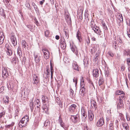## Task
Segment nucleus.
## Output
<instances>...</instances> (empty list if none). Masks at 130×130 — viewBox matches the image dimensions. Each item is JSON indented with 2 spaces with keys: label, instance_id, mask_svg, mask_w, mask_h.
Segmentation results:
<instances>
[{
  "label": "nucleus",
  "instance_id": "1",
  "mask_svg": "<svg viewBox=\"0 0 130 130\" xmlns=\"http://www.w3.org/2000/svg\"><path fill=\"white\" fill-rule=\"evenodd\" d=\"M29 121L28 116L27 115L24 116L19 123V125L20 127L22 128L26 126Z\"/></svg>",
  "mask_w": 130,
  "mask_h": 130
},
{
  "label": "nucleus",
  "instance_id": "2",
  "mask_svg": "<svg viewBox=\"0 0 130 130\" xmlns=\"http://www.w3.org/2000/svg\"><path fill=\"white\" fill-rule=\"evenodd\" d=\"M93 22H91V26L92 29L96 34H98L100 36H101V31L100 29V28L98 27L97 26L95 27L93 26Z\"/></svg>",
  "mask_w": 130,
  "mask_h": 130
},
{
  "label": "nucleus",
  "instance_id": "3",
  "mask_svg": "<svg viewBox=\"0 0 130 130\" xmlns=\"http://www.w3.org/2000/svg\"><path fill=\"white\" fill-rule=\"evenodd\" d=\"M9 75L7 68L4 67H2V77L4 79H6Z\"/></svg>",
  "mask_w": 130,
  "mask_h": 130
},
{
  "label": "nucleus",
  "instance_id": "4",
  "mask_svg": "<svg viewBox=\"0 0 130 130\" xmlns=\"http://www.w3.org/2000/svg\"><path fill=\"white\" fill-rule=\"evenodd\" d=\"M42 51L43 52L44 55V58L46 59H48L49 58L50 53L47 49L43 48Z\"/></svg>",
  "mask_w": 130,
  "mask_h": 130
},
{
  "label": "nucleus",
  "instance_id": "5",
  "mask_svg": "<svg viewBox=\"0 0 130 130\" xmlns=\"http://www.w3.org/2000/svg\"><path fill=\"white\" fill-rule=\"evenodd\" d=\"M76 108L77 106L75 104H72L69 107V110L70 112L73 113L75 112Z\"/></svg>",
  "mask_w": 130,
  "mask_h": 130
},
{
  "label": "nucleus",
  "instance_id": "6",
  "mask_svg": "<svg viewBox=\"0 0 130 130\" xmlns=\"http://www.w3.org/2000/svg\"><path fill=\"white\" fill-rule=\"evenodd\" d=\"M33 84L37 85L40 82V78L38 76L34 74L33 78Z\"/></svg>",
  "mask_w": 130,
  "mask_h": 130
},
{
  "label": "nucleus",
  "instance_id": "7",
  "mask_svg": "<svg viewBox=\"0 0 130 130\" xmlns=\"http://www.w3.org/2000/svg\"><path fill=\"white\" fill-rule=\"evenodd\" d=\"M88 116L90 121H92L94 118V115L92 112L90 110L89 111Z\"/></svg>",
  "mask_w": 130,
  "mask_h": 130
},
{
  "label": "nucleus",
  "instance_id": "8",
  "mask_svg": "<svg viewBox=\"0 0 130 130\" xmlns=\"http://www.w3.org/2000/svg\"><path fill=\"white\" fill-rule=\"evenodd\" d=\"M79 116H72L71 119L72 121L74 123H77L79 121Z\"/></svg>",
  "mask_w": 130,
  "mask_h": 130
},
{
  "label": "nucleus",
  "instance_id": "9",
  "mask_svg": "<svg viewBox=\"0 0 130 130\" xmlns=\"http://www.w3.org/2000/svg\"><path fill=\"white\" fill-rule=\"evenodd\" d=\"M117 22L119 23L123 21V18L122 14L118 13L117 15Z\"/></svg>",
  "mask_w": 130,
  "mask_h": 130
},
{
  "label": "nucleus",
  "instance_id": "10",
  "mask_svg": "<svg viewBox=\"0 0 130 130\" xmlns=\"http://www.w3.org/2000/svg\"><path fill=\"white\" fill-rule=\"evenodd\" d=\"M99 70L97 69H94L93 70V75L95 77H97L99 76Z\"/></svg>",
  "mask_w": 130,
  "mask_h": 130
},
{
  "label": "nucleus",
  "instance_id": "11",
  "mask_svg": "<svg viewBox=\"0 0 130 130\" xmlns=\"http://www.w3.org/2000/svg\"><path fill=\"white\" fill-rule=\"evenodd\" d=\"M104 124V120L103 118H100L97 122V125L98 126H100Z\"/></svg>",
  "mask_w": 130,
  "mask_h": 130
},
{
  "label": "nucleus",
  "instance_id": "12",
  "mask_svg": "<svg viewBox=\"0 0 130 130\" xmlns=\"http://www.w3.org/2000/svg\"><path fill=\"white\" fill-rule=\"evenodd\" d=\"M35 62L38 63L39 62L40 60V54H38L35 55Z\"/></svg>",
  "mask_w": 130,
  "mask_h": 130
},
{
  "label": "nucleus",
  "instance_id": "13",
  "mask_svg": "<svg viewBox=\"0 0 130 130\" xmlns=\"http://www.w3.org/2000/svg\"><path fill=\"white\" fill-rule=\"evenodd\" d=\"M70 46L72 51L73 52L77 51V48L74 43H70Z\"/></svg>",
  "mask_w": 130,
  "mask_h": 130
},
{
  "label": "nucleus",
  "instance_id": "14",
  "mask_svg": "<svg viewBox=\"0 0 130 130\" xmlns=\"http://www.w3.org/2000/svg\"><path fill=\"white\" fill-rule=\"evenodd\" d=\"M123 100H119V103L117 104V107L118 109H120L123 107Z\"/></svg>",
  "mask_w": 130,
  "mask_h": 130
},
{
  "label": "nucleus",
  "instance_id": "15",
  "mask_svg": "<svg viewBox=\"0 0 130 130\" xmlns=\"http://www.w3.org/2000/svg\"><path fill=\"white\" fill-rule=\"evenodd\" d=\"M73 69L79 71V68L76 62L75 61H74L73 63Z\"/></svg>",
  "mask_w": 130,
  "mask_h": 130
},
{
  "label": "nucleus",
  "instance_id": "16",
  "mask_svg": "<svg viewBox=\"0 0 130 130\" xmlns=\"http://www.w3.org/2000/svg\"><path fill=\"white\" fill-rule=\"evenodd\" d=\"M22 47L25 48H27L28 45L26 41L24 40H22Z\"/></svg>",
  "mask_w": 130,
  "mask_h": 130
},
{
  "label": "nucleus",
  "instance_id": "17",
  "mask_svg": "<svg viewBox=\"0 0 130 130\" xmlns=\"http://www.w3.org/2000/svg\"><path fill=\"white\" fill-rule=\"evenodd\" d=\"M115 94L116 95H120L122 94H125V93L123 91L120 90H118L115 92Z\"/></svg>",
  "mask_w": 130,
  "mask_h": 130
},
{
  "label": "nucleus",
  "instance_id": "18",
  "mask_svg": "<svg viewBox=\"0 0 130 130\" xmlns=\"http://www.w3.org/2000/svg\"><path fill=\"white\" fill-rule=\"evenodd\" d=\"M85 88L84 87L81 88L80 89L79 93L82 96H83L85 93Z\"/></svg>",
  "mask_w": 130,
  "mask_h": 130
},
{
  "label": "nucleus",
  "instance_id": "19",
  "mask_svg": "<svg viewBox=\"0 0 130 130\" xmlns=\"http://www.w3.org/2000/svg\"><path fill=\"white\" fill-rule=\"evenodd\" d=\"M42 100L43 103H47L48 102L49 100L46 96L43 95L42 98Z\"/></svg>",
  "mask_w": 130,
  "mask_h": 130
},
{
  "label": "nucleus",
  "instance_id": "20",
  "mask_svg": "<svg viewBox=\"0 0 130 130\" xmlns=\"http://www.w3.org/2000/svg\"><path fill=\"white\" fill-rule=\"evenodd\" d=\"M17 54L19 56L20 58H21L22 55V51H21V48L19 46L17 49Z\"/></svg>",
  "mask_w": 130,
  "mask_h": 130
},
{
  "label": "nucleus",
  "instance_id": "21",
  "mask_svg": "<svg viewBox=\"0 0 130 130\" xmlns=\"http://www.w3.org/2000/svg\"><path fill=\"white\" fill-rule=\"evenodd\" d=\"M91 106H93L95 110H96L97 109V106L96 102L94 100H92L91 101Z\"/></svg>",
  "mask_w": 130,
  "mask_h": 130
},
{
  "label": "nucleus",
  "instance_id": "22",
  "mask_svg": "<svg viewBox=\"0 0 130 130\" xmlns=\"http://www.w3.org/2000/svg\"><path fill=\"white\" fill-rule=\"evenodd\" d=\"M14 122H12L11 124L5 125V128H7V129L8 128L11 129L14 126Z\"/></svg>",
  "mask_w": 130,
  "mask_h": 130
},
{
  "label": "nucleus",
  "instance_id": "23",
  "mask_svg": "<svg viewBox=\"0 0 130 130\" xmlns=\"http://www.w3.org/2000/svg\"><path fill=\"white\" fill-rule=\"evenodd\" d=\"M124 53L125 55H126L127 56H130V51L129 50H124Z\"/></svg>",
  "mask_w": 130,
  "mask_h": 130
},
{
  "label": "nucleus",
  "instance_id": "24",
  "mask_svg": "<svg viewBox=\"0 0 130 130\" xmlns=\"http://www.w3.org/2000/svg\"><path fill=\"white\" fill-rule=\"evenodd\" d=\"M56 101L58 104L59 105V106L61 107H62V102L60 100L59 98H57Z\"/></svg>",
  "mask_w": 130,
  "mask_h": 130
},
{
  "label": "nucleus",
  "instance_id": "25",
  "mask_svg": "<svg viewBox=\"0 0 130 130\" xmlns=\"http://www.w3.org/2000/svg\"><path fill=\"white\" fill-rule=\"evenodd\" d=\"M4 39V35L3 34L1 35L0 34V44H2L3 42V41Z\"/></svg>",
  "mask_w": 130,
  "mask_h": 130
},
{
  "label": "nucleus",
  "instance_id": "26",
  "mask_svg": "<svg viewBox=\"0 0 130 130\" xmlns=\"http://www.w3.org/2000/svg\"><path fill=\"white\" fill-rule=\"evenodd\" d=\"M81 111L82 112V114L83 116V118H85V119L84 120V121L86 120V118L87 117V115L85 113V111H84V109L83 110L82 109Z\"/></svg>",
  "mask_w": 130,
  "mask_h": 130
},
{
  "label": "nucleus",
  "instance_id": "27",
  "mask_svg": "<svg viewBox=\"0 0 130 130\" xmlns=\"http://www.w3.org/2000/svg\"><path fill=\"white\" fill-rule=\"evenodd\" d=\"M126 97L124 95H121L119 97V100H126Z\"/></svg>",
  "mask_w": 130,
  "mask_h": 130
},
{
  "label": "nucleus",
  "instance_id": "28",
  "mask_svg": "<svg viewBox=\"0 0 130 130\" xmlns=\"http://www.w3.org/2000/svg\"><path fill=\"white\" fill-rule=\"evenodd\" d=\"M33 99L32 98V100L31 101V102H30L29 104V106H30V109L32 111L34 109V105L32 102V101H33Z\"/></svg>",
  "mask_w": 130,
  "mask_h": 130
},
{
  "label": "nucleus",
  "instance_id": "29",
  "mask_svg": "<svg viewBox=\"0 0 130 130\" xmlns=\"http://www.w3.org/2000/svg\"><path fill=\"white\" fill-rule=\"evenodd\" d=\"M47 73H46V76L47 78H48L50 77V70L48 68H47L46 70Z\"/></svg>",
  "mask_w": 130,
  "mask_h": 130
},
{
  "label": "nucleus",
  "instance_id": "30",
  "mask_svg": "<svg viewBox=\"0 0 130 130\" xmlns=\"http://www.w3.org/2000/svg\"><path fill=\"white\" fill-rule=\"evenodd\" d=\"M99 53H96L95 55V57L93 59V61H94L95 62L97 60H98V57L99 56Z\"/></svg>",
  "mask_w": 130,
  "mask_h": 130
},
{
  "label": "nucleus",
  "instance_id": "31",
  "mask_svg": "<svg viewBox=\"0 0 130 130\" xmlns=\"http://www.w3.org/2000/svg\"><path fill=\"white\" fill-rule=\"evenodd\" d=\"M80 85L81 87V88H83L84 87V79L83 77H82L81 79L80 80Z\"/></svg>",
  "mask_w": 130,
  "mask_h": 130
},
{
  "label": "nucleus",
  "instance_id": "32",
  "mask_svg": "<svg viewBox=\"0 0 130 130\" xmlns=\"http://www.w3.org/2000/svg\"><path fill=\"white\" fill-rule=\"evenodd\" d=\"M80 36V34H79V33L78 32L77 34L76 37L80 42L82 40V39Z\"/></svg>",
  "mask_w": 130,
  "mask_h": 130
},
{
  "label": "nucleus",
  "instance_id": "33",
  "mask_svg": "<svg viewBox=\"0 0 130 130\" xmlns=\"http://www.w3.org/2000/svg\"><path fill=\"white\" fill-rule=\"evenodd\" d=\"M6 51L8 55L9 56H11L12 54V51L11 49H10L8 50H6Z\"/></svg>",
  "mask_w": 130,
  "mask_h": 130
},
{
  "label": "nucleus",
  "instance_id": "34",
  "mask_svg": "<svg viewBox=\"0 0 130 130\" xmlns=\"http://www.w3.org/2000/svg\"><path fill=\"white\" fill-rule=\"evenodd\" d=\"M50 65L51 73L52 74H53L54 72V70L53 69V67L52 66V64L51 62V61L50 62Z\"/></svg>",
  "mask_w": 130,
  "mask_h": 130
},
{
  "label": "nucleus",
  "instance_id": "35",
  "mask_svg": "<svg viewBox=\"0 0 130 130\" xmlns=\"http://www.w3.org/2000/svg\"><path fill=\"white\" fill-rule=\"evenodd\" d=\"M9 98L7 96L5 97V100H4V102L6 104H8L9 102Z\"/></svg>",
  "mask_w": 130,
  "mask_h": 130
},
{
  "label": "nucleus",
  "instance_id": "36",
  "mask_svg": "<svg viewBox=\"0 0 130 130\" xmlns=\"http://www.w3.org/2000/svg\"><path fill=\"white\" fill-rule=\"evenodd\" d=\"M70 96L72 98L73 97L74 95V91L72 89H70Z\"/></svg>",
  "mask_w": 130,
  "mask_h": 130
},
{
  "label": "nucleus",
  "instance_id": "37",
  "mask_svg": "<svg viewBox=\"0 0 130 130\" xmlns=\"http://www.w3.org/2000/svg\"><path fill=\"white\" fill-rule=\"evenodd\" d=\"M50 32L49 30H46L44 32V34L45 36L46 37H48L49 36V35Z\"/></svg>",
  "mask_w": 130,
  "mask_h": 130
},
{
  "label": "nucleus",
  "instance_id": "38",
  "mask_svg": "<svg viewBox=\"0 0 130 130\" xmlns=\"http://www.w3.org/2000/svg\"><path fill=\"white\" fill-rule=\"evenodd\" d=\"M104 82V80L102 78H101L99 80V86H100Z\"/></svg>",
  "mask_w": 130,
  "mask_h": 130
},
{
  "label": "nucleus",
  "instance_id": "39",
  "mask_svg": "<svg viewBox=\"0 0 130 130\" xmlns=\"http://www.w3.org/2000/svg\"><path fill=\"white\" fill-rule=\"evenodd\" d=\"M11 41L12 43L14 46H16L17 44L16 39V40L13 39V40H11Z\"/></svg>",
  "mask_w": 130,
  "mask_h": 130
},
{
  "label": "nucleus",
  "instance_id": "40",
  "mask_svg": "<svg viewBox=\"0 0 130 130\" xmlns=\"http://www.w3.org/2000/svg\"><path fill=\"white\" fill-rule=\"evenodd\" d=\"M60 44H66L65 42V40L63 38L61 39V41L60 42Z\"/></svg>",
  "mask_w": 130,
  "mask_h": 130
},
{
  "label": "nucleus",
  "instance_id": "41",
  "mask_svg": "<svg viewBox=\"0 0 130 130\" xmlns=\"http://www.w3.org/2000/svg\"><path fill=\"white\" fill-rule=\"evenodd\" d=\"M35 102L36 103L37 105H38V106H37V108L39 107L38 106H40V102L39 100L38 99H37L36 100Z\"/></svg>",
  "mask_w": 130,
  "mask_h": 130
},
{
  "label": "nucleus",
  "instance_id": "42",
  "mask_svg": "<svg viewBox=\"0 0 130 130\" xmlns=\"http://www.w3.org/2000/svg\"><path fill=\"white\" fill-rule=\"evenodd\" d=\"M5 114V111H3L0 113V119L2 117H4Z\"/></svg>",
  "mask_w": 130,
  "mask_h": 130
},
{
  "label": "nucleus",
  "instance_id": "43",
  "mask_svg": "<svg viewBox=\"0 0 130 130\" xmlns=\"http://www.w3.org/2000/svg\"><path fill=\"white\" fill-rule=\"evenodd\" d=\"M86 44H87V45H89L90 42V40L89 37L87 38V39L86 40Z\"/></svg>",
  "mask_w": 130,
  "mask_h": 130
},
{
  "label": "nucleus",
  "instance_id": "44",
  "mask_svg": "<svg viewBox=\"0 0 130 130\" xmlns=\"http://www.w3.org/2000/svg\"><path fill=\"white\" fill-rule=\"evenodd\" d=\"M103 27V28L106 30H107V27L105 24V23H102Z\"/></svg>",
  "mask_w": 130,
  "mask_h": 130
},
{
  "label": "nucleus",
  "instance_id": "45",
  "mask_svg": "<svg viewBox=\"0 0 130 130\" xmlns=\"http://www.w3.org/2000/svg\"><path fill=\"white\" fill-rule=\"evenodd\" d=\"M48 120H46L45 122L44 123V125L45 126H47L49 124V123L48 122Z\"/></svg>",
  "mask_w": 130,
  "mask_h": 130
},
{
  "label": "nucleus",
  "instance_id": "46",
  "mask_svg": "<svg viewBox=\"0 0 130 130\" xmlns=\"http://www.w3.org/2000/svg\"><path fill=\"white\" fill-rule=\"evenodd\" d=\"M32 5L33 7H34L35 9L36 10V9H37V6L33 2L32 3Z\"/></svg>",
  "mask_w": 130,
  "mask_h": 130
},
{
  "label": "nucleus",
  "instance_id": "47",
  "mask_svg": "<svg viewBox=\"0 0 130 130\" xmlns=\"http://www.w3.org/2000/svg\"><path fill=\"white\" fill-rule=\"evenodd\" d=\"M73 82L75 83V86H76L77 84V78H74L73 79Z\"/></svg>",
  "mask_w": 130,
  "mask_h": 130
},
{
  "label": "nucleus",
  "instance_id": "48",
  "mask_svg": "<svg viewBox=\"0 0 130 130\" xmlns=\"http://www.w3.org/2000/svg\"><path fill=\"white\" fill-rule=\"evenodd\" d=\"M127 62L128 66H130V58H127Z\"/></svg>",
  "mask_w": 130,
  "mask_h": 130
},
{
  "label": "nucleus",
  "instance_id": "49",
  "mask_svg": "<svg viewBox=\"0 0 130 130\" xmlns=\"http://www.w3.org/2000/svg\"><path fill=\"white\" fill-rule=\"evenodd\" d=\"M108 54L109 56H110L113 57L114 56V54H113L111 52H108Z\"/></svg>",
  "mask_w": 130,
  "mask_h": 130
},
{
  "label": "nucleus",
  "instance_id": "50",
  "mask_svg": "<svg viewBox=\"0 0 130 130\" xmlns=\"http://www.w3.org/2000/svg\"><path fill=\"white\" fill-rule=\"evenodd\" d=\"M4 90V87H2L0 88V92L1 93H3V91Z\"/></svg>",
  "mask_w": 130,
  "mask_h": 130
},
{
  "label": "nucleus",
  "instance_id": "51",
  "mask_svg": "<svg viewBox=\"0 0 130 130\" xmlns=\"http://www.w3.org/2000/svg\"><path fill=\"white\" fill-rule=\"evenodd\" d=\"M5 48L7 49V50L10 49L9 46L8 44H6L5 45Z\"/></svg>",
  "mask_w": 130,
  "mask_h": 130
},
{
  "label": "nucleus",
  "instance_id": "52",
  "mask_svg": "<svg viewBox=\"0 0 130 130\" xmlns=\"http://www.w3.org/2000/svg\"><path fill=\"white\" fill-rule=\"evenodd\" d=\"M60 46L62 49H64L66 48V44H60Z\"/></svg>",
  "mask_w": 130,
  "mask_h": 130
},
{
  "label": "nucleus",
  "instance_id": "53",
  "mask_svg": "<svg viewBox=\"0 0 130 130\" xmlns=\"http://www.w3.org/2000/svg\"><path fill=\"white\" fill-rule=\"evenodd\" d=\"M11 62L13 63H14V64H15L16 62V58H13L12 59L11 61Z\"/></svg>",
  "mask_w": 130,
  "mask_h": 130
},
{
  "label": "nucleus",
  "instance_id": "54",
  "mask_svg": "<svg viewBox=\"0 0 130 130\" xmlns=\"http://www.w3.org/2000/svg\"><path fill=\"white\" fill-rule=\"evenodd\" d=\"M126 117L127 120V121H130V117L129 115H128L126 114Z\"/></svg>",
  "mask_w": 130,
  "mask_h": 130
},
{
  "label": "nucleus",
  "instance_id": "55",
  "mask_svg": "<svg viewBox=\"0 0 130 130\" xmlns=\"http://www.w3.org/2000/svg\"><path fill=\"white\" fill-rule=\"evenodd\" d=\"M127 34L128 37L130 38V27L129 28V31L127 32Z\"/></svg>",
  "mask_w": 130,
  "mask_h": 130
},
{
  "label": "nucleus",
  "instance_id": "56",
  "mask_svg": "<svg viewBox=\"0 0 130 130\" xmlns=\"http://www.w3.org/2000/svg\"><path fill=\"white\" fill-rule=\"evenodd\" d=\"M125 128L126 130H127V127H128V124H126V125H125L123 126Z\"/></svg>",
  "mask_w": 130,
  "mask_h": 130
},
{
  "label": "nucleus",
  "instance_id": "57",
  "mask_svg": "<svg viewBox=\"0 0 130 130\" xmlns=\"http://www.w3.org/2000/svg\"><path fill=\"white\" fill-rule=\"evenodd\" d=\"M59 123H60V124L63 122V121H62V120L61 118L60 117H59Z\"/></svg>",
  "mask_w": 130,
  "mask_h": 130
},
{
  "label": "nucleus",
  "instance_id": "58",
  "mask_svg": "<svg viewBox=\"0 0 130 130\" xmlns=\"http://www.w3.org/2000/svg\"><path fill=\"white\" fill-rule=\"evenodd\" d=\"M105 73L106 76H108V75H109V72L108 71H106Z\"/></svg>",
  "mask_w": 130,
  "mask_h": 130
},
{
  "label": "nucleus",
  "instance_id": "59",
  "mask_svg": "<svg viewBox=\"0 0 130 130\" xmlns=\"http://www.w3.org/2000/svg\"><path fill=\"white\" fill-rule=\"evenodd\" d=\"M60 125L61 127L64 128L65 127V125L64 124L63 122L60 123Z\"/></svg>",
  "mask_w": 130,
  "mask_h": 130
},
{
  "label": "nucleus",
  "instance_id": "60",
  "mask_svg": "<svg viewBox=\"0 0 130 130\" xmlns=\"http://www.w3.org/2000/svg\"><path fill=\"white\" fill-rule=\"evenodd\" d=\"M27 27L29 29H30H30H32V26L30 25H28L27 26Z\"/></svg>",
  "mask_w": 130,
  "mask_h": 130
},
{
  "label": "nucleus",
  "instance_id": "61",
  "mask_svg": "<svg viewBox=\"0 0 130 130\" xmlns=\"http://www.w3.org/2000/svg\"><path fill=\"white\" fill-rule=\"evenodd\" d=\"M90 86L91 88H92L93 87H94V86L92 82V83H90Z\"/></svg>",
  "mask_w": 130,
  "mask_h": 130
},
{
  "label": "nucleus",
  "instance_id": "62",
  "mask_svg": "<svg viewBox=\"0 0 130 130\" xmlns=\"http://www.w3.org/2000/svg\"><path fill=\"white\" fill-rule=\"evenodd\" d=\"M11 40H13V39L16 40V38L14 36H12L11 37Z\"/></svg>",
  "mask_w": 130,
  "mask_h": 130
},
{
  "label": "nucleus",
  "instance_id": "63",
  "mask_svg": "<svg viewBox=\"0 0 130 130\" xmlns=\"http://www.w3.org/2000/svg\"><path fill=\"white\" fill-rule=\"evenodd\" d=\"M87 80L88 81V82L89 84L92 83V80L90 78H88Z\"/></svg>",
  "mask_w": 130,
  "mask_h": 130
},
{
  "label": "nucleus",
  "instance_id": "64",
  "mask_svg": "<svg viewBox=\"0 0 130 130\" xmlns=\"http://www.w3.org/2000/svg\"><path fill=\"white\" fill-rule=\"evenodd\" d=\"M106 121L107 122H108L109 121V120L110 119V118L109 117H106Z\"/></svg>",
  "mask_w": 130,
  "mask_h": 130
}]
</instances>
